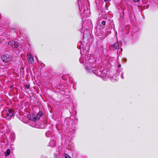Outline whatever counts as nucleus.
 Segmentation results:
<instances>
[{"mask_svg": "<svg viewBox=\"0 0 158 158\" xmlns=\"http://www.w3.org/2000/svg\"><path fill=\"white\" fill-rule=\"evenodd\" d=\"M81 63L83 64L86 69L89 72H93L95 75L100 76L101 71L99 70L100 65H97L96 60L94 57L89 54H83L80 58Z\"/></svg>", "mask_w": 158, "mask_h": 158, "instance_id": "f257e3e1", "label": "nucleus"}, {"mask_svg": "<svg viewBox=\"0 0 158 158\" xmlns=\"http://www.w3.org/2000/svg\"><path fill=\"white\" fill-rule=\"evenodd\" d=\"M10 150L8 149L7 150L6 152H5V155L6 156H9L10 154Z\"/></svg>", "mask_w": 158, "mask_h": 158, "instance_id": "1a4fd4ad", "label": "nucleus"}, {"mask_svg": "<svg viewBox=\"0 0 158 158\" xmlns=\"http://www.w3.org/2000/svg\"><path fill=\"white\" fill-rule=\"evenodd\" d=\"M2 59L3 61L5 63H8L12 60V57L8 55H5L2 56Z\"/></svg>", "mask_w": 158, "mask_h": 158, "instance_id": "7ed1b4c3", "label": "nucleus"}, {"mask_svg": "<svg viewBox=\"0 0 158 158\" xmlns=\"http://www.w3.org/2000/svg\"><path fill=\"white\" fill-rule=\"evenodd\" d=\"M121 50H122V48H121Z\"/></svg>", "mask_w": 158, "mask_h": 158, "instance_id": "393cba45", "label": "nucleus"}, {"mask_svg": "<svg viewBox=\"0 0 158 158\" xmlns=\"http://www.w3.org/2000/svg\"><path fill=\"white\" fill-rule=\"evenodd\" d=\"M108 73V72L107 71L106 69H103L102 72H101L100 76L101 78H103L104 79H105L108 77L107 75Z\"/></svg>", "mask_w": 158, "mask_h": 158, "instance_id": "39448f33", "label": "nucleus"}, {"mask_svg": "<svg viewBox=\"0 0 158 158\" xmlns=\"http://www.w3.org/2000/svg\"><path fill=\"white\" fill-rule=\"evenodd\" d=\"M9 45L11 46L13 48H18L20 47V44L17 41H10L8 42Z\"/></svg>", "mask_w": 158, "mask_h": 158, "instance_id": "20e7f679", "label": "nucleus"}, {"mask_svg": "<svg viewBox=\"0 0 158 158\" xmlns=\"http://www.w3.org/2000/svg\"><path fill=\"white\" fill-rule=\"evenodd\" d=\"M45 135L47 137H49L51 135V132L49 131H48L46 132Z\"/></svg>", "mask_w": 158, "mask_h": 158, "instance_id": "9d476101", "label": "nucleus"}, {"mask_svg": "<svg viewBox=\"0 0 158 158\" xmlns=\"http://www.w3.org/2000/svg\"><path fill=\"white\" fill-rule=\"evenodd\" d=\"M105 1L107 2L109 0H104Z\"/></svg>", "mask_w": 158, "mask_h": 158, "instance_id": "4be33fe9", "label": "nucleus"}, {"mask_svg": "<svg viewBox=\"0 0 158 158\" xmlns=\"http://www.w3.org/2000/svg\"><path fill=\"white\" fill-rule=\"evenodd\" d=\"M42 115V112H39V113H38V116H39L40 117Z\"/></svg>", "mask_w": 158, "mask_h": 158, "instance_id": "2eb2a0df", "label": "nucleus"}, {"mask_svg": "<svg viewBox=\"0 0 158 158\" xmlns=\"http://www.w3.org/2000/svg\"><path fill=\"white\" fill-rule=\"evenodd\" d=\"M123 72H122L121 75V78H122V79H123L124 78V76L123 75Z\"/></svg>", "mask_w": 158, "mask_h": 158, "instance_id": "dca6fc26", "label": "nucleus"}, {"mask_svg": "<svg viewBox=\"0 0 158 158\" xmlns=\"http://www.w3.org/2000/svg\"><path fill=\"white\" fill-rule=\"evenodd\" d=\"M110 79L111 80V81H112L113 82H114L117 81V80H116V79H113V77L111 78H110Z\"/></svg>", "mask_w": 158, "mask_h": 158, "instance_id": "4468645a", "label": "nucleus"}, {"mask_svg": "<svg viewBox=\"0 0 158 158\" xmlns=\"http://www.w3.org/2000/svg\"><path fill=\"white\" fill-rule=\"evenodd\" d=\"M9 113H13V111L11 109H9L8 110V112Z\"/></svg>", "mask_w": 158, "mask_h": 158, "instance_id": "f3484780", "label": "nucleus"}, {"mask_svg": "<svg viewBox=\"0 0 158 158\" xmlns=\"http://www.w3.org/2000/svg\"><path fill=\"white\" fill-rule=\"evenodd\" d=\"M9 117L11 118V119L12 117H13L15 115L14 113H9Z\"/></svg>", "mask_w": 158, "mask_h": 158, "instance_id": "ddd939ff", "label": "nucleus"}, {"mask_svg": "<svg viewBox=\"0 0 158 158\" xmlns=\"http://www.w3.org/2000/svg\"><path fill=\"white\" fill-rule=\"evenodd\" d=\"M124 61H126V59H124Z\"/></svg>", "mask_w": 158, "mask_h": 158, "instance_id": "5701e85b", "label": "nucleus"}, {"mask_svg": "<svg viewBox=\"0 0 158 158\" xmlns=\"http://www.w3.org/2000/svg\"><path fill=\"white\" fill-rule=\"evenodd\" d=\"M56 141L54 140H52L49 143V145L50 146L53 147L55 146Z\"/></svg>", "mask_w": 158, "mask_h": 158, "instance_id": "0eeeda50", "label": "nucleus"}, {"mask_svg": "<svg viewBox=\"0 0 158 158\" xmlns=\"http://www.w3.org/2000/svg\"><path fill=\"white\" fill-rule=\"evenodd\" d=\"M102 24L103 25H105L106 24V22L103 21L102 22Z\"/></svg>", "mask_w": 158, "mask_h": 158, "instance_id": "a211bd4d", "label": "nucleus"}, {"mask_svg": "<svg viewBox=\"0 0 158 158\" xmlns=\"http://www.w3.org/2000/svg\"><path fill=\"white\" fill-rule=\"evenodd\" d=\"M27 58L31 64L34 63L33 57L30 53L29 52L27 54Z\"/></svg>", "mask_w": 158, "mask_h": 158, "instance_id": "423d86ee", "label": "nucleus"}, {"mask_svg": "<svg viewBox=\"0 0 158 158\" xmlns=\"http://www.w3.org/2000/svg\"><path fill=\"white\" fill-rule=\"evenodd\" d=\"M119 71H120V70H117V72H119Z\"/></svg>", "mask_w": 158, "mask_h": 158, "instance_id": "b1692460", "label": "nucleus"}, {"mask_svg": "<svg viewBox=\"0 0 158 158\" xmlns=\"http://www.w3.org/2000/svg\"><path fill=\"white\" fill-rule=\"evenodd\" d=\"M29 88V86H28V85H25V89H28Z\"/></svg>", "mask_w": 158, "mask_h": 158, "instance_id": "6ab92c4d", "label": "nucleus"}, {"mask_svg": "<svg viewBox=\"0 0 158 158\" xmlns=\"http://www.w3.org/2000/svg\"><path fill=\"white\" fill-rule=\"evenodd\" d=\"M121 66V65L120 64H119L118 66V68H120Z\"/></svg>", "mask_w": 158, "mask_h": 158, "instance_id": "412c9836", "label": "nucleus"}, {"mask_svg": "<svg viewBox=\"0 0 158 158\" xmlns=\"http://www.w3.org/2000/svg\"><path fill=\"white\" fill-rule=\"evenodd\" d=\"M113 47L114 49V50L117 49L119 47L118 43V42H116L114 43V45H113Z\"/></svg>", "mask_w": 158, "mask_h": 158, "instance_id": "6e6552de", "label": "nucleus"}, {"mask_svg": "<svg viewBox=\"0 0 158 158\" xmlns=\"http://www.w3.org/2000/svg\"><path fill=\"white\" fill-rule=\"evenodd\" d=\"M64 156L65 158H71V157L67 154H64Z\"/></svg>", "mask_w": 158, "mask_h": 158, "instance_id": "f8f14e48", "label": "nucleus"}, {"mask_svg": "<svg viewBox=\"0 0 158 158\" xmlns=\"http://www.w3.org/2000/svg\"><path fill=\"white\" fill-rule=\"evenodd\" d=\"M78 2L79 9L80 11L81 15L85 16V10L84 5L82 3V0H77Z\"/></svg>", "mask_w": 158, "mask_h": 158, "instance_id": "f03ea898", "label": "nucleus"}, {"mask_svg": "<svg viewBox=\"0 0 158 158\" xmlns=\"http://www.w3.org/2000/svg\"><path fill=\"white\" fill-rule=\"evenodd\" d=\"M133 1L135 2H138L140 0H133Z\"/></svg>", "mask_w": 158, "mask_h": 158, "instance_id": "aec40b11", "label": "nucleus"}, {"mask_svg": "<svg viewBox=\"0 0 158 158\" xmlns=\"http://www.w3.org/2000/svg\"><path fill=\"white\" fill-rule=\"evenodd\" d=\"M6 119L7 120H9L11 119V118L9 117V114L7 112L6 114Z\"/></svg>", "mask_w": 158, "mask_h": 158, "instance_id": "9b49d317", "label": "nucleus"}]
</instances>
